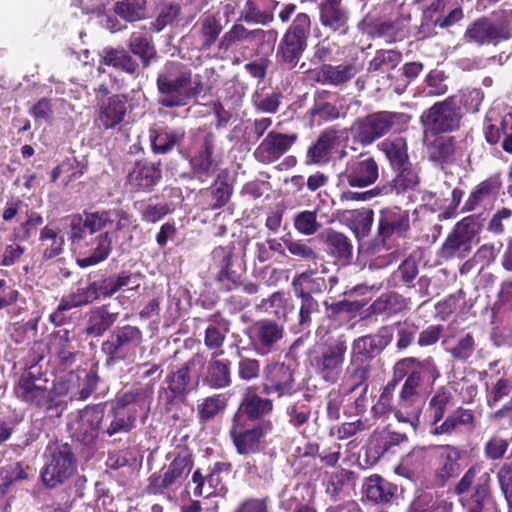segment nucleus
I'll use <instances>...</instances> for the list:
<instances>
[{"mask_svg":"<svg viewBox=\"0 0 512 512\" xmlns=\"http://www.w3.org/2000/svg\"><path fill=\"white\" fill-rule=\"evenodd\" d=\"M392 377L397 386L402 382L398 392L397 421L416 428L421 414L418 405L421 388L425 382L431 386L435 384L441 377L440 368L433 356H408L394 363Z\"/></svg>","mask_w":512,"mask_h":512,"instance_id":"obj_1","label":"nucleus"},{"mask_svg":"<svg viewBox=\"0 0 512 512\" xmlns=\"http://www.w3.org/2000/svg\"><path fill=\"white\" fill-rule=\"evenodd\" d=\"M157 103L164 108L184 107L204 91V83L199 74H193L189 65L167 61L156 78Z\"/></svg>","mask_w":512,"mask_h":512,"instance_id":"obj_2","label":"nucleus"},{"mask_svg":"<svg viewBox=\"0 0 512 512\" xmlns=\"http://www.w3.org/2000/svg\"><path fill=\"white\" fill-rule=\"evenodd\" d=\"M379 179V164L375 158L367 153L351 157L345 164L344 170L337 175V187L345 188L341 192L340 201H368L380 194L378 187L364 191L354 192L351 188H366Z\"/></svg>","mask_w":512,"mask_h":512,"instance_id":"obj_3","label":"nucleus"},{"mask_svg":"<svg viewBox=\"0 0 512 512\" xmlns=\"http://www.w3.org/2000/svg\"><path fill=\"white\" fill-rule=\"evenodd\" d=\"M392 339L389 326H382L376 333L356 338L351 347L348 378L358 383L368 381L373 369L372 361L382 354Z\"/></svg>","mask_w":512,"mask_h":512,"instance_id":"obj_4","label":"nucleus"},{"mask_svg":"<svg viewBox=\"0 0 512 512\" xmlns=\"http://www.w3.org/2000/svg\"><path fill=\"white\" fill-rule=\"evenodd\" d=\"M463 39L477 46H497L512 39V8L502 5L488 16H480L466 28Z\"/></svg>","mask_w":512,"mask_h":512,"instance_id":"obj_5","label":"nucleus"},{"mask_svg":"<svg viewBox=\"0 0 512 512\" xmlns=\"http://www.w3.org/2000/svg\"><path fill=\"white\" fill-rule=\"evenodd\" d=\"M216 149V135L206 128H199L190 137L185 158L190 167L183 177L207 182L217 171L218 163L213 155Z\"/></svg>","mask_w":512,"mask_h":512,"instance_id":"obj_6","label":"nucleus"},{"mask_svg":"<svg viewBox=\"0 0 512 512\" xmlns=\"http://www.w3.org/2000/svg\"><path fill=\"white\" fill-rule=\"evenodd\" d=\"M411 116L403 112L377 111L358 118L351 127L355 142L368 146L390 132L406 129Z\"/></svg>","mask_w":512,"mask_h":512,"instance_id":"obj_7","label":"nucleus"},{"mask_svg":"<svg viewBox=\"0 0 512 512\" xmlns=\"http://www.w3.org/2000/svg\"><path fill=\"white\" fill-rule=\"evenodd\" d=\"M144 341L138 326L125 324L113 329L101 343L100 350L105 357V366L114 367L122 362H133Z\"/></svg>","mask_w":512,"mask_h":512,"instance_id":"obj_8","label":"nucleus"},{"mask_svg":"<svg viewBox=\"0 0 512 512\" xmlns=\"http://www.w3.org/2000/svg\"><path fill=\"white\" fill-rule=\"evenodd\" d=\"M454 492L468 512H483L484 506L491 499V477L473 465L456 483Z\"/></svg>","mask_w":512,"mask_h":512,"instance_id":"obj_9","label":"nucleus"},{"mask_svg":"<svg viewBox=\"0 0 512 512\" xmlns=\"http://www.w3.org/2000/svg\"><path fill=\"white\" fill-rule=\"evenodd\" d=\"M49 455L41 469L40 477L49 489L56 488L68 481L76 472L77 459L72 447L67 443H55L49 446Z\"/></svg>","mask_w":512,"mask_h":512,"instance_id":"obj_10","label":"nucleus"},{"mask_svg":"<svg viewBox=\"0 0 512 512\" xmlns=\"http://www.w3.org/2000/svg\"><path fill=\"white\" fill-rule=\"evenodd\" d=\"M346 352L347 344L345 340L323 344L310 350L309 364L321 380L329 384H335L342 374Z\"/></svg>","mask_w":512,"mask_h":512,"instance_id":"obj_11","label":"nucleus"},{"mask_svg":"<svg viewBox=\"0 0 512 512\" xmlns=\"http://www.w3.org/2000/svg\"><path fill=\"white\" fill-rule=\"evenodd\" d=\"M462 117V109L455 98L447 97L423 111L420 123L425 134L438 135L459 130Z\"/></svg>","mask_w":512,"mask_h":512,"instance_id":"obj_12","label":"nucleus"},{"mask_svg":"<svg viewBox=\"0 0 512 512\" xmlns=\"http://www.w3.org/2000/svg\"><path fill=\"white\" fill-rule=\"evenodd\" d=\"M194 465L192 454L181 450L174 459L148 478L147 491L150 494L162 495L166 491H175L187 478Z\"/></svg>","mask_w":512,"mask_h":512,"instance_id":"obj_13","label":"nucleus"},{"mask_svg":"<svg viewBox=\"0 0 512 512\" xmlns=\"http://www.w3.org/2000/svg\"><path fill=\"white\" fill-rule=\"evenodd\" d=\"M272 422H247L232 417L229 437L239 455H253L261 451L265 437L272 431Z\"/></svg>","mask_w":512,"mask_h":512,"instance_id":"obj_14","label":"nucleus"},{"mask_svg":"<svg viewBox=\"0 0 512 512\" xmlns=\"http://www.w3.org/2000/svg\"><path fill=\"white\" fill-rule=\"evenodd\" d=\"M245 335L255 354L265 357L280 350L285 336V327L278 320L261 318L252 322L245 329Z\"/></svg>","mask_w":512,"mask_h":512,"instance_id":"obj_15","label":"nucleus"},{"mask_svg":"<svg viewBox=\"0 0 512 512\" xmlns=\"http://www.w3.org/2000/svg\"><path fill=\"white\" fill-rule=\"evenodd\" d=\"M262 393L276 398H290L299 390L296 369L284 362L270 361L262 369Z\"/></svg>","mask_w":512,"mask_h":512,"instance_id":"obj_16","label":"nucleus"},{"mask_svg":"<svg viewBox=\"0 0 512 512\" xmlns=\"http://www.w3.org/2000/svg\"><path fill=\"white\" fill-rule=\"evenodd\" d=\"M213 267L217 270L215 281L225 291H231L242 285L241 278L245 272V265L235 255L234 246H218L211 253Z\"/></svg>","mask_w":512,"mask_h":512,"instance_id":"obj_17","label":"nucleus"},{"mask_svg":"<svg viewBox=\"0 0 512 512\" xmlns=\"http://www.w3.org/2000/svg\"><path fill=\"white\" fill-rule=\"evenodd\" d=\"M205 357L201 353H194L181 367L171 372L165 379L167 387L159 392L166 406H172L177 400H184L193 390L190 371L196 366H203Z\"/></svg>","mask_w":512,"mask_h":512,"instance_id":"obj_18","label":"nucleus"},{"mask_svg":"<svg viewBox=\"0 0 512 512\" xmlns=\"http://www.w3.org/2000/svg\"><path fill=\"white\" fill-rule=\"evenodd\" d=\"M433 451V478L439 487L458 477L463 469L462 460L466 451L451 444L435 445Z\"/></svg>","mask_w":512,"mask_h":512,"instance_id":"obj_19","label":"nucleus"},{"mask_svg":"<svg viewBox=\"0 0 512 512\" xmlns=\"http://www.w3.org/2000/svg\"><path fill=\"white\" fill-rule=\"evenodd\" d=\"M104 418L105 408L102 404L86 405L70 424L73 438L86 446L95 444L98 437L103 436Z\"/></svg>","mask_w":512,"mask_h":512,"instance_id":"obj_20","label":"nucleus"},{"mask_svg":"<svg viewBox=\"0 0 512 512\" xmlns=\"http://www.w3.org/2000/svg\"><path fill=\"white\" fill-rule=\"evenodd\" d=\"M410 231V214L398 206L380 210L377 229V241L388 246L392 238H406Z\"/></svg>","mask_w":512,"mask_h":512,"instance_id":"obj_21","label":"nucleus"},{"mask_svg":"<svg viewBox=\"0 0 512 512\" xmlns=\"http://www.w3.org/2000/svg\"><path fill=\"white\" fill-rule=\"evenodd\" d=\"M474 226L471 217H465L459 221L442 244L439 256L446 260L455 257L465 258L470 253L472 241L476 236Z\"/></svg>","mask_w":512,"mask_h":512,"instance_id":"obj_22","label":"nucleus"},{"mask_svg":"<svg viewBox=\"0 0 512 512\" xmlns=\"http://www.w3.org/2000/svg\"><path fill=\"white\" fill-rule=\"evenodd\" d=\"M37 382L38 379L34 373L24 372L14 386V394L20 401L42 410L47 418H50L48 388Z\"/></svg>","mask_w":512,"mask_h":512,"instance_id":"obj_23","label":"nucleus"},{"mask_svg":"<svg viewBox=\"0 0 512 512\" xmlns=\"http://www.w3.org/2000/svg\"><path fill=\"white\" fill-rule=\"evenodd\" d=\"M297 139V134H285L272 130L260 142L253 155L259 163H274L291 149Z\"/></svg>","mask_w":512,"mask_h":512,"instance_id":"obj_24","label":"nucleus"},{"mask_svg":"<svg viewBox=\"0 0 512 512\" xmlns=\"http://www.w3.org/2000/svg\"><path fill=\"white\" fill-rule=\"evenodd\" d=\"M128 97L114 94L101 101L98 106L95 123L104 130L117 128L125 119L128 111Z\"/></svg>","mask_w":512,"mask_h":512,"instance_id":"obj_25","label":"nucleus"},{"mask_svg":"<svg viewBox=\"0 0 512 512\" xmlns=\"http://www.w3.org/2000/svg\"><path fill=\"white\" fill-rule=\"evenodd\" d=\"M320 24L333 33L345 35L349 31V11L343 0H322L318 5Z\"/></svg>","mask_w":512,"mask_h":512,"instance_id":"obj_26","label":"nucleus"},{"mask_svg":"<svg viewBox=\"0 0 512 512\" xmlns=\"http://www.w3.org/2000/svg\"><path fill=\"white\" fill-rule=\"evenodd\" d=\"M274 409L273 400L262 397L250 390L242 397L236 412L232 417L247 422H271L265 416L272 413Z\"/></svg>","mask_w":512,"mask_h":512,"instance_id":"obj_27","label":"nucleus"},{"mask_svg":"<svg viewBox=\"0 0 512 512\" xmlns=\"http://www.w3.org/2000/svg\"><path fill=\"white\" fill-rule=\"evenodd\" d=\"M75 372L59 378L49 391L50 418H60L68 407V403L76 400Z\"/></svg>","mask_w":512,"mask_h":512,"instance_id":"obj_28","label":"nucleus"},{"mask_svg":"<svg viewBox=\"0 0 512 512\" xmlns=\"http://www.w3.org/2000/svg\"><path fill=\"white\" fill-rule=\"evenodd\" d=\"M220 356L211 355L202 366V384L210 389L220 390L232 385V363L229 359H220Z\"/></svg>","mask_w":512,"mask_h":512,"instance_id":"obj_29","label":"nucleus"},{"mask_svg":"<svg viewBox=\"0 0 512 512\" xmlns=\"http://www.w3.org/2000/svg\"><path fill=\"white\" fill-rule=\"evenodd\" d=\"M98 299L95 283L90 282L85 287H78L75 291L61 298L56 310L50 315V321L56 326L65 322L64 312L93 303Z\"/></svg>","mask_w":512,"mask_h":512,"instance_id":"obj_30","label":"nucleus"},{"mask_svg":"<svg viewBox=\"0 0 512 512\" xmlns=\"http://www.w3.org/2000/svg\"><path fill=\"white\" fill-rule=\"evenodd\" d=\"M161 178L160 163L156 164L146 159L136 161L127 176L129 185L137 191H151Z\"/></svg>","mask_w":512,"mask_h":512,"instance_id":"obj_31","label":"nucleus"},{"mask_svg":"<svg viewBox=\"0 0 512 512\" xmlns=\"http://www.w3.org/2000/svg\"><path fill=\"white\" fill-rule=\"evenodd\" d=\"M307 47L308 41L284 32L276 48L277 63L289 70L294 69Z\"/></svg>","mask_w":512,"mask_h":512,"instance_id":"obj_32","label":"nucleus"},{"mask_svg":"<svg viewBox=\"0 0 512 512\" xmlns=\"http://www.w3.org/2000/svg\"><path fill=\"white\" fill-rule=\"evenodd\" d=\"M502 187L500 174H493L481 181L471 191L468 199L461 208L462 213L475 211L484 204L494 200Z\"/></svg>","mask_w":512,"mask_h":512,"instance_id":"obj_33","label":"nucleus"},{"mask_svg":"<svg viewBox=\"0 0 512 512\" xmlns=\"http://www.w3.org/2000/svg\"><path fill=\"white\" fill-rule=\"evenodd\" d=\"M358 72L359 68L354 63L322 64L314 70V79L322 85L341 87L351 81Z\"/></svg>","mask_w":512,"mask_h":512,"instance_id":"obj_34","label":"nucleus"},{"mask_svg":"<svg viewBox=\"0 0 512 512\" xmlns=\"http://www.w3.org/2000/svg\"><path fill=\"white\" fill-rule=\"evenodd\" d=\"M296 11L297 5L295 3H285L278 13V18L281 23H288L291 17L295 15L285 32L308 41L311 35L312 18L306 12L296 13Z\"/></svg>","mask_w":512,"mask_h":512,"instance_id":"obj_35","label":"nucleus"},{"mask_svg":"<svg viewBox=\"0 0 512 512\" xmlns=\"http://www.w3.org/2000/svg\"><path fill=\"white\" fill-rule=\"evenodd\" d=\"M434 136L435 138L426 145L429 161L441 167L455 162L457 155L455 137L441 134Z\"/></svg>","mask_w":512,"mask_h":512,"instance_id":"obj_36","label":"nucleus"},{"mask_svg":"<svg viewBox=\"0 0 512 512\" xmlns=\"http://www.w3.org/2000/svg\"><path fill=\"white\" fill-rule=\"evenodd\" d=\"M185 138V131L182 128L162 126L149 130L151 149L155 154L165 155L175 147L180 146Z\"/></svg>","mask_w":512,"mask_h":512,"instance_id":"obj_37","label":"nucleus"},{"mask_svg":"<svg viewBox=\"0 0 512 512\" xmlns=\"http://www.w3.org/2000/svg\"><path fill=\"white\" fill-rule=\"evenodd\" d=\"M339 141V132L334 128L324 129L307 150L306 163L326 164L330 161L332 149Z\"/></svg>","mask_w":512,"mask_h":512,"instance_id":"obj_38","label":"nucleus"},{"mask_svg":"<svg viewBox=\"0 0 512 512\" xmlns=\"http://www.w3.org/2000/svg\"><path fill=\"white\" fill-rule=\"evenodd\" d=\"M109 307V304H103L88 312L84 330L86 335L101 337L117 322L119 312H110Z\"/></svg>","mask_w":512,"mask_h":512,"instance_id":"obj_39","label":"nucleus"},{"mask_svg":"<svg viewBox=\"0 0 512 512\" xmlns=\"http://www.w3.org/2000/svg\"><path fill=\"white\" fill-rule=\"evenodd\" d=\"M143 405L144 393L142 389L133 388L128 391L118 393L115 399L111 401L110 408L136 424L139 411L142 410Z\"/></svg>","mask_w":512,"mask_h":512,"instance_id":"obj_40","label":"nucleus"},{"mask_svg":"<svg viewBox=\"0 0 512 512\" xmlns=\"http://www.w3.org/2000/svg\"><path fill=\"white\" fill-rule=\"evenodd\" d=\"M408 440L405 433L393 432L388 429L376 434L367 448L366 454L373 458L372 463H376L382 456L394 452V448Z\"/></svg>","mask_w":512,"mask_h":512,"instance_id":"obj_41","label":"nucleus"},{"mask_svg":"<svg viewBox=\"0 0 512 512\" xmlns=\"http://www.w3.org/2000/svg\"><path fill=\"white\" fill-rule=\"evenodd\" d=\"M352 385L345 391V403L343 406V414L346 417L362 416L367 409L369 389L368 381L358 383L357 380H351Z\"/></svg>","mask_w":512,"mask_h":512,"instance_id":"obj_42","label":"nucleus"},{"mask_svg":"<svg viewBox=\"0 0 512 512\" xmlns=\"http://www.w3.org/2000/svg\"><path fill=\"white\" fill-rule=\"evenodd\" d=\"M410 299L405 298L403 295L395 291L382 293L377 297L368 307L369 315H382L388 316L399 314L409 309Z\"/></svg>","mask_w":512,"mask_h":512,"instance_id":"obj_43","label":"nucleus"},{"mask_svg":"<svg viewBox=\"0 0 512 512\" xmlns=\"http://www.w3.org/2000/svg\"><path fill=\"white\" fill-rule=\"evenodd\" d=\"M398 488L380 475L374 474L365 479L363 493L366 498L375 504H384L392 501Z\"/></svg>","mask_w":512,"mask_h":512,"instance_id":"obj_44","label":"nucleus"},{"mask_svg":"<svg viewBox=\"0 0 512 512\" xmlns=\"http://www.w3.org/2000/svg\"><path fill=\"white\" fill-rule=\"evenodd\" d=\"M322 238L328 255L342 263L351 260L353 245L344 233L329 228L322 234Z\"/></svg>","mask_w":512,"mask_h":512,"instance_id":"obj_45","label":"nucleus"},{"mask_svg":"<svg viewBox=\"0 0 512 512\" xmlns=\"http://www.w3.org/2000/svg\"><path fill=\"white\" fill-rule=\"evenodd\" d=\"M100 64L111 66L129 75L138 72L139 64L124 48L105 47L100 54Z\"/></svg>","mask_w":512,"mask_h":512,"instance_id":"obj_46","label":"nucleus"},{"mask_svg":"<svg viewBox=\"0 0 512 512\" xmlns=\"http://www.w3.org/2000/svg\"><path fill=\"white\" fill-rule=\"evenodd\" d=\"M474 419V414L470 409L458 407L440 423L430 429V433L434 436H451L457 433L461 426H472Z\"/></svg>","mask_w":512,"mask_h":512,"instance_id":"obj_47","label":"nucleus"},{"mask_svg":"<svg viewBox=\"0 0 512 512\" xmlns=\"http://www.w3.org/2000/svg\"><path fill=\"white\" fill-rule=\"evenodd\" d=\"M89 254L78 259V264L82 268L96 265L106 260L112 251V233L102 232L93 237L88 243Z\"/></svg>","mask_w":512,"mask_h":512,"instance_id":"obj_48","label":"nucleus"},{"mask_svg":"<svg viewBox=\"0 0 512 512\" xmlns=\"http://www.w3.org/2000/svg\"><path fill=\"white\" fill-rule=\"evenodd\" d=\"M484 134L486 141L491 145L499 143L503 138L502 149L512 153V113H507L500 120L487 124Z\"/></svg>","mask_w":512,"mask_h":512,"instance_id":"obj_49","label":"nucleus"},{"mask_svg":"<svg viewBox=\"0 0 512 512\" xmlns=\"http://www.w3.org/2000/svg\"><path fill=\"white\" fill-rule=\"evenodd\" d=\"M228 397L225 394H213L203 398L196 407V416L199 425L205 427L213 422L227 408Z\"/></svg>","mask_w":512,"mask_h":512,"instance_id":"obj_50","label":"nucleus"},{"mask_svg":"<svg viewBox=\"0 0 512 512\" xmlns=\"http://www.w3.org/2000/svg\"><path fill=\"white\" fill-rule=\"evenodd\" d=\"M34 475V469L23 461L8 463L0 468V496L6 495L11 486L19 481L28 480Z\"/></svg>","mask_w":512,"mask_h":512,"instance_id":"obj_51","label":"nucleus"},{"mask_svg":"<svg viewBox=\"0 0 512 512\" xmlns=\"http://www.w3.org/2000/svg\"><path fill=\"white\" fill-rule=\"evenodd\" d=\"M452 405L453 395L451 391L445 386H440L428 400L426 408L431 429L444 419L446 412Z\"/></svg>","mask_w":512,"mask_h":512,"instance_id":"obj_52","label":"nucleus"},{"mask_svg":"<svg viewBox=\"0 0 512 512\" xmlns=\"http://www.w3.org/2000/svg\"><path fill=\"white\" fill-rule=\"evenodd\" d=\"M50 349L56 356L59 364L65 368L76 362L77 352L70 340V332L62 329L52 334Z\"/></svg>","mask_w":512,"mask_h":512,"instance_id":"obj_53","label":"nucleus"},{"mask_svg":"<svg viewBox=\"0 0 512 512\" xmlns=\"http://www.w3.org/2000/svg\"><path fill=\"white\" fill-rule=\"evenodd\" d=\"M229 172L227 169L221 170L213 184L207 190L210 201L208 208L211 210H217L223 208L231 199L234 188L229 183Z\"/></svg>","mask_w":512,"mask_h":512,"instance_id":"obj_54","label":"nucleus"},{"mask_svg":"<svg viewBox=\"0 0 512 512\" xmlns=\"http://www.w3.org/2000/svg\"><path fill=\"white\" fill-rule=\"evenodd\" d=\"M128 48L131 53L139 57L143 68L149 67L151 62L157 58L152 37L147 33L133 32L128 40Z\"/></svg>","mask_w":512,"mask_h":512,"instance_id":"obj_55","label":"nucleus"},{"mask_svg":"<svg viewBox=\"0 0 512 512\" xmlns=\"http://www.w3.org/2000/svg\"><path fill=\"white\" fill-rule=\"evenodd\" d=\"M292 288L297 298H313V294H320L326 289V280L303 272L293 278Z\"/></svg>","mask_w":512,"mask_h":512,"instance_id":"obj_56","label":"nucleus"},{"mask_svg":"<svg viewBox=\"0 0 512 512\" xmlns=\"http://www.w3.org/2000/svg\"><path fill=\"white\" fill-rule=\"evenodd\" d=\"M419 273L417 260L409 256L405 258L400 265L387 278V286L390 288H400L403 286L413 287V281Z\"/></svg>","mask_w":512,"mask_h":512,"instance_id":"obj_57","label":"nucleus"},{"mask_svg":"<svg viewBox=\"0 0 512 512\" xmlns=\"http://www.w3.org/2000/svg\"><path fill=\"white\" fill-rule=\"evenodd\" d=\"M380 149L384 152L393 170L403 165H408L410 162L407 142L403 137L384 140L380 145Z\"/></svg>","mask_w":512,"mask_h":512,"instance_id":"obj_58","label":"nucleus"},{"mask_svg":"<svg viewBox=\"0 0 512 512\" xmlns=\"http://www.w3.org/2000/svg\"><path fill=\"white\" fill-rule=\"evenodd\" d=\"M268 0H247L240 11L239 20L248 24L267 25L274 20L272 11L264 9Z\"/></svg>","mask_w":512,"mask_h":512,"instance_id":"obj_59","label":"nucleus"},{"mask_svg":"<svg viewBox=\"0 0 512 512\" xmlns=\"http://www.w3.org/2000/svg\"><path fill=\"white\" fill-rule=\"evenodd\" d=\"M397 384L393 377L382 387L378 401L372 406L371 412L374 417H382L393 413L397 419L398 397L394 399Z\"/></svg>","mask_w":512,"mask_h":512,"instance_id":"obj_60","label":"nucleus"},{"mask_svg":"<svg viewBox=\"0 0 512 512\" xmlns=\"http://www.w3.org/2000/svg\"><path fill=\"white\" fill-rule=\"evenodd\" d=\"M75 376V384L77 383L76 400H87L96 391L100 382L98 364H93L89 370H78V373H75Z\"/></svg>","mask_w":512,"mask_h":512,"instance_id":"obj_61","label":"nucleus"},{"mask_svg":"<svg viewBox=\"0 0 512 512\" xmlns=\"http://www.w3.org/2000/svg\"><path fill=\"white\" fill-rule=\"evenodd\" d=\"M223 30L220 18L215 14L206 13L199 20L201 50H209L218 40Z\"/></svg>","mask_w":512,"mask_h":512,"instance_id":"obj_62","label":"nucleus"},{"mask_svg":"<svg viewBox=\"0 0 512 512\" xmlns=\"http://www.w3.org/2000/svg\"><path fill=\"white\" fill-rule=\"evenodd\" d=\"M39 241L43 248V258L46 260L59 256L64 249V236L59 228L45 226L40 232Z\"/></svg>","mask_w":512,"mask_h":512,"instance_id":"obj_63","label":"nucleus"},{"mask_svg":"<svg viewBox=\"0 0 512 512\" xmlns=\"http://www.w3.org/2000/svg\"><path fill=\"white\" fill-rule=\"evenodd\" d=\"M230 320H220L219 326L208 325L204 333V344L212 351L211 355H223V345L226 335L230 332Z\"/></svg>","mask_w":512,"mask_h":512,"instance_id":"obj_64","label":"nucleus"}]
</instances>
